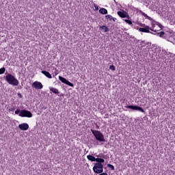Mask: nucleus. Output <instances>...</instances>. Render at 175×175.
Returning a JSON list of instances; mask_svg holds the SVG:
<instances>
[{
    "instance_id": "nucleus-16",
    "label": "nucleus",
    "mask_w": 175,
    "mask_h": 175,
    "mask_svg": "<svg viewBox=\"0 0 175 175\" xmlns=\"http://www.w3.org/2000/svg\"><path fill=\"white\" fill-rule=\"evenodd\" d=\"M95 162H97L96 163H105V159L102 158H96Z\"/></svg>"
},
{
    "instance_id": "nucleus-1",
    "label": "nucleus",
    "mask_w": 175,
    "mask_h": 175,
    "mask_svg": "<svg viewBox=\"0 0 175 175\" xmlns=\"http://www.w3.org/2000/svg\"><path fill=\"white\" fill-rule=\"evenodd\" d=\"M5 81L8 84H10V85L17 86L20 84V82L12 74H8L5 76Z\"/></svg>"
},
{
    "instance_id": "nucleus-19",
    "label": "nucleus",
    "mask_w": 175,
    "mask_h": 175,
    "mask_svg": "<svg viewBox=\"0 0 175 175\" xmlns=\"http://www.w3.org/2000/svg\"><path fill=\"white\" fill-rule=\"evenodd\" d=\"M59 80H60L62 83H64V84H66L68 79H65L64 77L59 76Z\"/></svg>"
},
{
    "instance_id": "nucleus-2",
    "label": "nucleus",
    "mask_w": 175,
    "mask_h": 175,
    "mask_svg": "<svg viewBox=\"0 0 175 175\" xmlns=\"http://www.w3.org/2000/svg\"><path fill=\"white\" fill-rule=\"evenodd\" d=\"M91 131L98 142H105V136L100 131L96 130H91Z\"/></svg>"
},
{
    "instance_id": "nucleus-6",
    "label": "nucleus",
    "mask_w": 175,
    "mask_h": 175,
    "mask_svg": "<svg viewBox=\"0 0 175 175\" xmlns=\"http://www.w3.org/2000/svg\"><path fill=\"white\" fill-rule=\"evenodd\" d=\"M143 15L144 16V17H146V18L151 21L152 28H150V29H154L156 25H159V23L155 21L154 19H152V18L147 15V14L144 13Z\"/></svg>"
},
{
    "instance_id": "nucleus-12",
    "label": "nucleus",
    "mask_w": 175,
    "mask_h": 175,
    "mask_svg": "<svg viewBox=\"0 0 175 175\" xmlns=\"http://www.w3.org/2000/svg\"><path fill=\"white\" fill-rule=\"evenodd\" d=\"M105 18H106V20H108L109 21H116V20H117V18H113L111 15H110V14H108V15H107V16H105Z\"/></svg>"
},
{
    "instance_id": "nucleus-25",
    "label": "nucleus",
    "mask_w": 175,
    "mask_h": 175,
    "mask_svg": "<svg viewBox=\"0 0 175 175\" xmlns=\"http://www.w3.org/2000/svg\"><path fill=\"white\" fill-rule=\"evenodd\" d=\"M21 112V111H20V109H17L16 111H15V114H20V113Z\"/></svg>"
},
{
    "instance_id": "nucleus-4",
    "label": "nucleus",
    "mask_w": 175,
    "mask_h": 175,
    "mask_svg": "<svg viewBox=\"0 0 175 175\" xmlns=\"http://www.w3.org/2000/svg\"><path fill=\"white\" fill-rule=\"evenodd\" d=\"M141 27H144L139 28V32H144L145 33H150V31L157 32V30L150 28V27L148 25H141Z\"/></svg>"
},
{
    "instance_id": "nucleus-14",
    "label": "nucleus",
    "mask_w": 175,
    "mask_h": 175,
    "mask_svg": "<svg viewBox=\"0 0 175 175\" xmlns=\"http://www.w3.org/2000/svg\"><path fill=\"white\" fill-rule=\"evenodd\" d=\"M100 29H101V31H104V32H109V27L105 25L100 26Z\"/></svg>"
},
{
    "instance_id": "nucleus-22",
    "label": "nucleus",
    "mask_w": 175,
    "mask_h": 175,
    "mask_svg": "<svg viewBox=\"0 0 175 175\" xmlns=\"http://www.w3.org/2000/svg\"><path fill=\"white\" fill-rule=\"evenodd\" d=\"M107 167L111 169V170H115L114 165H113L111 164H107Z\"/></svg>"
},
{
    "instance_id": "nucleus-11",
    "label": "nucleus",
    "mask_w": 175,
    "mask_h": 175,
    "mask_svg": "<svg viewBox=\"0 0 175 175\" xmlns=\"http://www.w3.org/2000/svg\"><path fill=\"white\" fill-rule=\"evenodd\" d=\"M41 73H42V75H44L46 76V77H47L48 79H53L51 74H50V72H49V71L42 70V71H41Z\"/></svg>"
},
{
    "instance_id": "nucleus-7",
    "label": "nucleus",
    "mask_w": 175,
    "mask_h": 175,
    "mask_svg": "<svg viewBox=\"0 0 175 175\" xmlns=\"http://www.w3.org/2000/svg\"><path fill=\"white\" fill-rule=\"evenodd\" d=\"M126 109H131L132 110H137L138 111H140L141 113H146L144 109L142 107H139L137 105H127L125 107Z\"/></svg>"
},
{
    "instance_id": "nucleus-18",
    "label": "nucleus",
    "mask_w": 175,
    "mask_h": 175,
    "mask_svg": "<svg viewBox=\"0 0 175 175\" xmlns=\"http://www.w3.org/2000/svg\"><path fill=\"white\" fill-rule=\"evenodd\" d=\"M171 43H175V34H172L169 38Z\"/></svg>"
},
{
    "instance_id": "nucleus-3",
    "label": "nucleus",
    "mask_w": 175,
    "mask_h": 175,
    "mask_svg": "<svg viewBox=\"0 0 175 175\" xmlns=\"http://www.w3.org/2000/svg\"><path fill=\"white\" fill-rule=\"evenodd\" d=\"M93 172L96 174H100V173H103V164L95 163L93 167Z\"/></svg>"
},
{
    "instance_id": "nucleus-26",
    "label": "nucleus",
    "mask_w": 175,
    "mask_h": 175,
    "mask_svg": "<svg viewBox=\"0 0 175 175\" xmlns=\"http://www.w3.org/2000/svg\"><path fill=\"white\" fill-rule=\"evenodd\" d=\"M95 10H99V7L96 5V4H94Z\"/></svg>"
},
{
    "instance_id": "nucleus-8",
    "label": "nucleus",
    "mask_w": 175,
    "mask_h": 175,
    "mask_svg": "<svg viewBox=\"0 0 175 175\" xmlns=\"http://www.w3.org/2000/svg\"><path fill=\"white\" fill-rule=\"evenodd\" d=\"M32 87L36 88V90H42V88H43V85L39 81H34L32 83Z\"/></svg>"
},
{
    "instance_id": "nucleus-21",
    "label": "nucleus",
    "mask_w": 175,
    "mask_h": 175,
    "mask_svg": "<svg viewBox=\"0 0 175 175\" xmlns=\"http://www.w3.org/2000/svg\"><path fill=\"white\" fill-rule=\"evenodd\" d=\"M65 84H66V85H69V87H73V83H72L70 81L68 80L66 81Z\"/></svg>"
},
{
    "instance_id": "nucleus-24",
    "label": "nucleus",
    "mask_w": 175,
    "mask_h": 175,
    "mask_svg": "<svg viewBox=\"0 0 175 175\" xmlns=\"http://www.w3.org/2000/svg\"><path fill=\"white\" fill-rule=\"evenodd\" d=\"M109 69H110L111 70H116V66H115L114 65H111V66H109Z\"/></svg>"
},
{
    "instance_id": "nucleus-13",
    "label": "nucleus",
    "mask_w": 175,
    "mask_h": 175,
    "mask_svg": "<svg viewBox=\"0 0 175 175\" xmlns=\"http://www.w3.org/2000/svg\"><path fill=\"white\" fill-rule=\"evenodd\" d=\"M49 90L53 94H59V91L58 90V89H57L55 88H49Z\"/></svg>"
},
{
    "instance_id": "nucleus-27",
    "label": "nucleus",
    "mask_w": 175,
    "mask_h": 175,
    "mask_svg": "<svg viewBox=\"0 0 175 175\" xmlns=\"http://www.w3.org/2000/svg\"><path fill=\"white\" fill-rule=\"evenodd\" d=\"M14 110H16V107H14L13 108H10L9 111H14Z\"/></svg>"
},
{
    "instance_id": "nucleus-28",
    "label": "nucleus",
    "mask_w": 175,
    "mask_h": 175,
    "mask_svg": "<svg viewBox=\"0 0 175 175\" xmlns=\"http://www.w3.org/2000/svg\"><path fill=\"white\" fill-rule=\"evenodd\" d=\"M98 175H109V174H107V173H106V172H101L100 174H98Z\"/></svg>"
},
{
    "instance_id": "nucleus-29",
    "label": "nucleus",
    "mask_w": 175,
    "mask_h": 175,
    "mask_svg": "<svg viewBox=\"0 0 175 175\" xmlns=\"http://www.w3.org/2000/svg\"><path fill=\"white\" fill-rule=\"evenodd\" d=\"M18 96H20V98H23V95H21V94H18Z\"/></svg>"
},
{
    "instance_id": "nucleus-23",
    "label": "nucleus",
    "mask_w": 175,
    "mask_h": 175,
    "mask_svg": "<svg viewBox=\"0 0 175 175\" xmlns=\"http://www.w3.org/2000/svg\"><path fill=\"white\" fill-rule=\"evenodd\" d=\"M125 23H126L127 24H129V25H132V21L128 19H125L124 20Z\"/></svg>"
},
{
    "instance_id": "nucleus-20",
    "label": "nucleus",
    "mask_w": 175,
    "mask_h": 175,
    "mask_svg": "<svg viewBox=\"0 0 175 175\" xmlns=\"http://www.w3.org/2000/svg\"><path fill=\"white\" fill-rule=\"evenodd\" d=\"M5 72H6V68H5V67L0 68V75H3Z\"/></svg>"
},
{
    "instance_id": "nucleus-5",
    "label": "nucleus",
    "mask_w": 175,
    "mask_h": 175,
    "mask_svg": "<svg viewBox=\"0 0 175 175\" xmlns=\"http://www.w3.org/2000/svg\"><path fill=\"white\" fill-rule=\"evenodd\" d=\"M19 117H27V118H31L32 117V113L28 110L22 109L19 113Z\"/></svg>"
},
{
    "instance_id": "nucleus-15",
    "label": "nucleus",
    "mask_w": 175,
    "mask_h": 175,
    "mask_svg": "<svg viewBox=\"0 0 175 175\" xmlns=\"http://www.w3.org/2000/svg\"><path fill=\"white\" fill-rule=\"evenodd\" d=\"M87 159L89 161H91V162H95L96 158H95V157L92 156V155H88L87 156Z\"/></svg>"
},
{
    "instance_id": "nucleus-9",
    "label": "nucleus",
    "mask_w": 175,
    "mask_h": 175,
    "mask_svg": "<svg viewBox=\"0 0 175 175\" xmlns=\"http://www.w3.org/2000/svg\"><path fill=\"white\" fill-rule=\"evenodd\" d=\"M18 128L21 131H28L29 129V125L27 123H22L18 124Z\"/></svg>"
},
{
    "instance_id": "nucleus-31",
    "label": "nucleus",
    "mask_w": 175,
    "mask_h": 175,
    "mask_svg": "<svg viewBox=\"0 0 175 175\" xmlns=\"http://www.w3.org/2000/svg\"><path fill=\"white\" fill-rule=\"evenodd\" d=\"M55 76H57V73H55V75H53V77H55Z\"/></svg>"
},
{
    "instance_id": "nucleus-10",
    "label": "nucleus",
    "mask_w": 175,
    "mask_h": 175,
    "mask_svg": "<svg viewBox=\"0 0 175 175\" xmlns=\"http://www.w3.org/2000/svg\"><path fill=\"white\" fill-rule=\"evenodd\" d=\"M118 14L122 18H125L126 17H127V18H129V15H127L128 13H126V12L118 11Z\"/></svg>"
},
{
    "instance_id": "nucleus-17",
    "label": "nucleus",
    "mask_w": 175,
    "mask_h": 175,
    "mask_svg": "<svg viewBox=\"0 0 175 175\" xmlns=\"http://www.w3.org/2000/svg\"><path fill=\"white\" fill-rule=\"evenodd\" d=\"M99 12L101 14H107V10H106V8H101L99 10Z\"/></svg>"
},
{
    "instance_id": "nucleus-30",
    "label": "nucleus",
    "mask_w": 175,
    "mask_h": 175,
    "mask_svg": "<svg viewBox=\"0 0 175 175\" xmlns=\"http://www.w3.org/2000/svg\"><path fill=\"white\" fill-rule=\"evenodd\" d=\"M164 33H165V32H163V31L161 32V35H162V34L163 35Z\"/></svg>"
}]
</instances>
